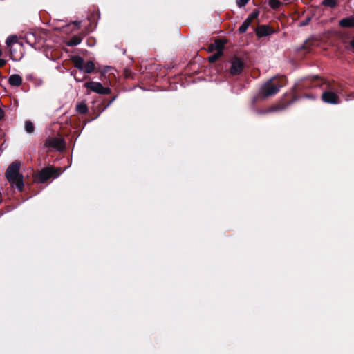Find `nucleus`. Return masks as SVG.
Listing matches in <instances>:
<instances>
[{
  "label": "nucleus",
  "mask_w": 354,
  "mask_h": 354,
  "mask_svg": "<svg viewBox=\"0 0 354 354\" xmlns=\"http://www.w3.org/2000/svg\"><path fill=\"white\" fill-rule=\"evenodd\" d=\"M322 77L319 75H308L298 80L292 86L291 91L286 93L284 99L292 100L296 97L297 101L300 99V93L304 90L314 88H322L323 86Z\"/></svg>",
  "instance_id": "obj_1"
},
{
  "label": "nucleus",
  "mask_w": 354,
  "mask_h": 354,
  "mask_svg": "<svg viewBox=\"0 0 354 354\" xmlns=\"http://www.w3.org/2000/svg\"><path fill=\"white\" fill-rule=\"evenodd\" d=\"M286 77L284 75L275 76L268 80L260 88L262 99H267L276 95L280 88L286 84Z\"/></svg>",
  "instance_id": "obj_2"
},
{
  "label": "nucleus",
  "mask_w": 354,
  "mask_h": 354,
  "mask_svg": "<svg viewBox=\"0 0 354 354\" xmlns=\"http://www.w3.org/2000/svg\"><path fill=\"white\" fill-rule=\"evenodd\" d=\"M60 174V169L53 167H46L33 176L34 181L39 183H45L51 178H57Z\"/></svg>",
  "instance_id": "obj_3"
},
{
  "label": "nucleus",
  "mask_w": 354,
  "mask_h": 354,
  "mask_svg": "<svg viewBox=\"0 0 354 354\" xmlns=\"http://www.w3.org/2000/svg\"><path fill=\"white\" fill-rule=\"evenodd\" d=\"M71 61L76 68L80 71H83L84 73L91 74L98 71L93 61L88 60L86 62H84V59L79 55L73 56L71 57Z\"/></svg>",
  "instance_id": "obj_4"
},
{
  "label": "nucleus",
  "mask_w": 354,
  "mask_h": 354,
  "mask_svg": "<svg viewBox=\"0 0 354 354\" xmlns=\"http://www.w3.org/2000/svg\"><path fill=\"white\" fill-rule=\"evenodd\" d=\"M297 101L296 97H294L292 100H286L284 97L277 104L269 107L267 109H256L255 111L258 115L266 114L268 113L281 111L287 109L289 106Z\"/></svg>",
  "instance_id": "obj_5"
},
{
  "label": "nucleus",
  "mask_w": 354,
  "mask_h": 354,
  "mask_svg": "<svg viewBox=\"0 0 354 354\" xmlns=\"http://www.w3.org/2000/svg\"><path fill=\"white\" fill-rule=\"evenodd\" d=\"M245 67V63L242 58L234 56L231 59V66L230 73L232 75H239L241 74Z\"/></svg>",
  "instance_id": "obj_6"
},
{
  "label": "nucleus",
  "mask_w": 354,
  "mask_h": 354,
  "mask_svg": "<svg viewBox=\"0 0 354 354\" xmlns=\"http://www.w3.org/2000/svg\"><path fill=\"white\" fill-rule=\"evenodd\" d=\"M84 87L99 94L106 95L111 93V89L109 87H104L101 83L93 81L86 82Z\"/></svg>",
  "instance_id": "obj_7"
},
{
  "label": "nucleus",
  "mask_w": 354,
  "mask_h": 354,
  "mask_svg": "<svg viewBox=\"0 0 354 354\" xmlns=\"http://www.w3.org/2000/svg\"><path fill=\"white\" fill-rule=\"evenodd\" d=\"M21 163L19 161L12 162L6 171V177L8 181L12 180L15 178H17L21 174L19 173Z\"/></svg>",
  "instance_id": "obj_8"
},
{
  "label": "nucleus",
  "mask_w": 354,
  "mask_h": 354,
  "mask_svg": "<svg viewBox=\"0 0 354 354\" xmlns=\"http://www.w3.org/2000/svg\"><path fill=\"white\" fill-rule=\"evenodd\" d=\"M45 147H51L59 151H63L66 147V143L63 139L57 138H48L44 143Z\"/></svg>",
  "instance_id": "obj_9"
},
{
  "label": "nucleus",
  "mask_w": 354,
  "mask_h": 354,
  "mask_svg": "<svg viewBox=\"0 0 354 354\" xmlns=\"http://www.w3.org/2000/svg\"><path fill=\"white\" fill-rule=\"evenodd\" d=\"M321 99L324 103L330 104H338L341 102L337 93L330 91H323Z\"/></svg>",
  "instance_id": "obj_10"
},
{
  "label": "nucleus",
  "mask_w": 354,
  "mask_h": 354,
  "mask_svg": "<svg viewBox=\"0 0 354 354\" xmlns=\"http://www.w3.org/2000/svg\"><path fill=\"white\" fill-rule=\"evenodd\" d=\"M254 32L257 37L261 38L274 34L275 30L268 25L262 24L255 28Z\"/></svg>",
  "instance_id": "obj_11"
},
{
  "label": "nucleus",
  "mask_w": 354,
  "mask_h": 354,
  "mask_svg": "<svg viewBox=\"0 0 354 354\" xmlns=\"http://www.w3.org/2000/svg\"><path fill=\"white\" fill-rule=\"evenodd\" d=\"M323 86L322 88L324 89V91H330L337 93L339 89V85L334 81H329L322 77Z\"/></svg>",
  "instance_id": "obj_12"
},
{
  "label": "nucleus",
  "mask_w": 354,
  "mask_h": 354,
  "mask_svg": "<svg viewBox=\"0 0 354 354\" xmlns=\"http://www.w3.org/2000/svg\"><path fill=\"white\" fill-rule=\"evenodd\" d=\"M86 35V32H82L79 33L78 35H73L66 43L68 46H75L80 44L84 38V37Z\"/></svg>",
  "instance_id": "obj_13"
},
{
  "label": "nucleus",
  "mask_w": 354,
  "mask_h": 354,
  "mask_svg": "<svg viewBox=\"0 0 354 354\" xmlns=\"http://www.w3.org/2000/svg\"><path fill=\"white\" fill-rule=\"evenodd\" d=\"M339 25L342 28H354V15L339 20Z\"/></svg>",
  "instance_id": "obj_14"
},
{
  "label": "nucleus",
  "mask_w": 354,
  "mask_h": 354,
  "mask_svg": "<svg viewBox=\"0 0 354 354\" xmlns=\"http://www.w3.org/2000/svg\"><path fill=\"white\" fill-rule=\"evenodd\" d=\"M8 82L12 86H19L22 84V77L17 74L9 77Z\"/></svg>",
  "instance_id": "obj_15"
},
{
  "label": "nucleus",
  "mask_w": 354,
  "mask_h": 354,
  "mask_svg": "<svg viewBox=\"0 0 354 354\" xmlns=\"http://www.w3.org/2000/svg\"><path fill=\"white\" fill-rule=\"evenodd\" d=\"M12 185H15L16 188L19 191L22 192L24 189V180H23V176L21 175L18 176L17 178H15L12 180L8 181Z\"/></svg>",
  "instance_id": "obj_16"
},
{
  "label": "nucleus",
  "mask_w": 354,
  "mask_h": 354,
  "mask_svg": "<svg viewBox=\"0 0 354 354\" xmlns=\"http://www.w3.org/2000/svg\"><path fill=\"white\" fill-rule=\"evenodd\" d=\"M227 41L225 39L217 38L213 44L217 52L223 53V49Z\"/></svg>",
  "instance_id": "obj_17"
},
{
  "label": "nucleus",
  "mask_w": 354,
  "mask_h": 354,
  "mask_svg": "<svg viewBox=\"0 0 354 354\" xmlns=\"http://www.w3.org/2000/svg\"><path fill=\"white\" fill-rule=\"evenodd\" d=\"M17 42V37L15 35L10 36L6 39V44L7 46L10 48V57L12 56V51L11 49L12 46Z\"/></svg>",
  "instance_id": "obj_18"
},
{
  "label": "nucleus",
  "mask_w": 354,
  "mask_h": 354,
  "mask_svg": "<svg viewBox=\"0 0 354 354\" xmlns=\"http://www.w3.org/2000/svg\"><path fill=\"white\" fill-rule=\"evenodd\" d=\"M76 111L80 114H85L88 111L87 105L83 102L78 103L76 106Z\"/></svg>",
  "instance_id": "obj_19"
},
{
  "label": "nucleus",
  "mask_w": 354,
  "mask_h": 354,
  "mask_svg": "<svg viewBox=\"0 0 354 354\" xmlns=\"http://www.w3.org/2000/svg\"><path fill=\"white\" fill-rule=\"evenodd\" d=\"M71 75H73L75 80L77 82H82L84 80L88 78V75H83L82 77H80V75H81L80 71V72H78L77 71L73 70L71 71Z\"/></svg>",
  "instance_id": "obj_20"
},
{
  "label": "nucleus",
  "mask_w": 354,
  "mask_h": 354,
  "mask_svg": "<svg viewBox=\"0 0 354 354\" xmlns=\"http://www.w3.org/2000/svg\"><path fill=\"white\" fill-rule=\"evenodd\" d=\"M251 21L246 19L243 23L242 24V25L239 27V32L240 34H243L245 33L246 31H247V29L248 28V27L250 26L251 24Z\"/></svg>",
  "instance_id": "obj_21"
},
{
  "label": "nucleus",
  "mask_w": 354,
  "mask_h": 354,
  "mask_svg": "<svg viewBox=\"0 0 354 354\" xmlns=\"http://www.w3.org/2000/svg\"><path fill=\"white\" fill-rule=\"evenodd\" d=\"M26 39L28 44L36 48L35 36L33 33H30L26 35Z\"/></svg>",
  "instance_id": "obj_22"
},
{
  "label": "nucleus",
  "mask_w": 354,
  "mask_h": 354,
  "mask_svg": "<svg viewBox=\"0 0 354 354\" xmlns=\"http://www.w3.org/2000/svg\"><path fill=\"white\" fill-rule=\"evenodd\" d=\"M25 129L28 133H32L34 132L35 127L30 120H26L25 122Z\"/></svg>",
  "instance_id": "obj_23"
},
{
  "label": "nucleus",
  "mask_w": 354,
  "mask_h": 354,
  "mask_svg": "<svg viewBox=\"0 0 354 354\" xmlns=\"http://www.w3.org/2000/svg\"><path fill=\"white\" fill-rule=\"evenodd\" d=\"M223 53L216 52L215 54L208 57V60L210 63H214L216 62L221 56H223Z\"/></svg>",
  "instance_id": "obj_24"
},
{
  "label": "nucleus",
  "mask_w": 354,
  "mask_h": 354,
  "mask_svg": "<svg viewBox=\"0 0 354 354\" xmlns=\"http://www.w3.org/2000/svg\"><path fill=\"white\" fill-rule=\"evenodd\" d=\"M117 97V95H115L113 97H112L111 98V100L104 106V107L102 109V110L93 118V119H96L99 115L104 110L106 109L108 106H109L116 99Z\"/></svg>",
  "instance_id": "obj_25"
},
{
  "label": "nucleus",
  "mask_w": 354,
  "mask_h": 354,
  "mask_svg": "<svg viewBox=\"0 0 354 354\" xmlns=\"http://www.w3.org/2000/svg\"><path fill=\"white\" fill-rule=\"evenodd\" d=\"M322 4L330 8H335L337 5V0H324Z\"/></svg>",
  "instance_id": "obj_26"
},
{
  "label": "nucleus",
  "mask_w": 354,
  "mask_h": 354,
  "mask_svg": "<svg viewBox=\"0 0 354 354\" xmlns=\"http://www.w3.org/2000/svg\"><path fill=\"white\" fill-rule=\"evenodd\" d=\"M311 41L310 40H306L304 44L299 48V50H304L307 52H310Z\"/></svg>",
  "instance_id": "obj_27"
},
{
  "label": "nucleus",
  "mask_w": 354,
  "mask_h": 354,
  "mask_svg": "<svg viewBox=\"0 0 354 354\" xmlns=\"http://www.w3.org/2000/svg\"><path fill=\"white\" fill-rule=\"evenodd\" d=\"M269 5L272 8L277 9L281 6V3L279 0H270Z\"/></svg>",
  "instance_id": "obj_28"
},
{
  "label": "nucleus",
  "mask_w": 354,
  "mask_h": 354,
  "mask_svg": "<svg viewBox=\"0 0 354 354\" xmlns=\"http://www.w3.org/2000/svg\"><path fill=\"white\" fill-rule=\"evenodd\" d=\"M259 15V11L258 10H254L250 15H249L247 19L252 22L253 20L257 19Z\"/></svg>",
  "instance_id": "obj_29"
},
{
  "label": "nucleus",
  "mask_w": 354,
  "mask_h": 354,
  "mask_svg": "<svg viewBox=\"0 0 354 354\" xmlns=\"http://www.w3.org/2000/svg\"><path fill=\"white\" fill-rule=\"evenodd\" d=\"M261 99H262V97L261 95V92L259 91L257 95H256L255 96H254L252 97V101H251L252 106H254Z\"/></svg>",
  "instance_id": "obj_30"
},
{
  "label": "nucleus",
  "mask_w": 354,
  "mask_h": 354,
  "mask_svg": "<svg viewBox=\"0 0 354 354\" xmlns=\"http://www.w3.org/2000/svg\"><path fill=\"white\" fill-rule=\"evenodd\" d=\"M300 98L301 97H306V98H308V99H310V100H315L316 99V96L312 93H304V94H302L300 93Z\"/></svg>",
  "instance_id": "obj_31"
},
{
  "label": "nucleus",
  "mask_w": 354,
  "mask_h": 354,
  "mask_svg": "<svg viewBox=\"0 0 354 354\" xmlns=\"http://www.w3.org/2000/svg\"><path fill=\"white\" fill-rule=\"evenodd\" d=\"M250 0H236V4L239 7L241 8L245 6Z\"/></svg>",
  "instance_id": "obj_32"
},
{
  "label": "nucleus",
  "mask_w": 354,
  "mask_h": 354,
  "mask_svg": "<svg viewBox=\"0 0 354 354\" xmlns=\"http://www.w3.org/2000/svg\"><path fill=\"white\" fill-rule=\"evenodd\" d=\"M348 45L351 50L354 53V35L351 37V40L348 42Z\"/></svg>",
  "instance_id": "obj_33"
},
{
  "label": "nucleus",
  "mask_w": 354,
  "mask_h": 354,
  "mask_svg": "<svg viewBox=\"0 0 354 354\" xmlns=\"http://www.w3.org/2000/svg\"><path fill=\"white\" fill-rule=\"evenodd\" d=\"M310 20H311V17H307L305 20L300 22V26H305L308 25L309 24V22L310 21Z\"/></svg>",
  "instance_id": "obj_34"
},
{
  "label": "nucleus",
  "mask_w": 354,
  "mask_h": 354,
  "mask_svg": "<svg viewBox=\"0 0 354 354\" xmlns=\"http://www.w3.org/2000/svg\"><path fill=\"white\" fill-rule=\"evenodd\" d=\"M214 50H216L215 47H214V44H210L209 46H208V48H207V51L209 52V53H212Z\"/></svg>",
  "instance_id": "obj_35"
},
{
  "label": "nucleus",
  "mask_w": 354,
  "mask_h": 354,
  "mask_svg": "<svg viewBox=\"0 0 354 354\" xmlns=\"http://www.w3.org/2000/svg\"><path fill=\"white\" fill-rule=\"evenodd\" d=\"M6 64V60L3 59H0V68L4 66Z\"/></svg>",
  "instance_id": "obj_36"
},
{
  "label": "nucleus",
  "mask_w": 354,
  "mask_h": 354,
  "mask_svg": "<svg viewBox=\"0 0 354 354\" xmlns=\"http://www.w3.org/2000/svg\"><path fill=\"white\" fill-rule=\"evenodd\" d=\"M124 73H125L126 77H131V72L130 71H129L128 69H125Z\"/></svg>",
  "instance_id": "obj_37"
},
{
  "label": "nucleus",
  "mask_w": 354,
  "mask_h": 354,
  "mask_svg": "<svg viewBox=\"0 0 354 354\" xmlns=\"http://www.w3.org/2000/svg\"><path fill=\"white\" fill-rule=\"evenodd\" d=\"M4 117V111L1 108H0V120H1Z\"/></svg>",
  "instance_id": "obj_38"
},
{
  "label": "nucleus",
  "mask_w": 354,
  "mask_h": 354,
  "mask_svg": "<svg viewBox=\"0 0 354 354\" xmlns=\"http://www.w3.org/2000/svg\"><path fill=\"white\" fill-rule=\"evenodd\" d=\"M101 73V75H105V73H106V69H104L103 71H99Z\"/></svg>",
  "instance_id": "obj_39"
},
{
  "label": "nucleus",
  "mask_w": 354,
  "mask_h": 354,
  "mask_svg": "<svg viewBox=\"0 0 354 354\" xmlns=\"http://www.w3.org/2000/svg\"><path fill=\"white\" fill-rule=\"evenodd\" d=\"M90 40H93L92 39H88L87 43L88 46H92L93 44L90 43Z\"/></svg>",
  "instance_id": "obj_40"
},
{
  "label": "nucleus",
  "mask_w": 354,
  "mask_h": 354,
  "mask_svg": "<svg viewBox=\"0 0 354 354\" xmlns=\"http://www.w3.org/2000/svg\"><path fill=\"white\" fill-rule=\"evenodd\" d=\"M80 22L78 21H74L73 24L75 25H79Z\"/></svg>",
  "instance_id": "obj_41"
},
{
  "label": "nucleus",
  "mask_w": 354,
  "mask_h": 354,
  "mask_svg": "<svg viewBox=\"0 0 354 354\" xmlns=\"http://www.w3.org/2000/svg\"><path fill=\"white\" fill-rule=\"evenodd\" d=\"M2 55V51H1V49L0 48V57Z\"/></svg>",
  "instance_id": "obj_42"
}]
</instances>
